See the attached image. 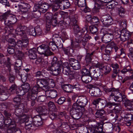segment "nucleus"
Segmentation results:
<instances>
[{"mask_svg": "<svg viewBox=\"0 0 133 133\" xmlns=\"http://www.w3.org/2000/svg\"><path fill=\"white\" fill-rule=\"evenodd\" d=\"M113 49L114 50V53L116 57L118 58L122 55L124 56L125 55V49L119 47L114 41H112L107 44L105 51L106 54L109 56L112 54V50Z\"/></svg>", "mask_w": 133, "mask_h": 133, "instance_id": "nucleus-1", "label": "nucleus"}, {"mask_svg": "<svg viewBox=\"0 0 133 133\" xmlns=\"http://www.w3.org/2000/svg\"><path fill=\"white\" fill-rule=\"evenodd\" d=\"M103 90L107 94H109L110 98L114 97V99L115 102H120L122 101L124 97L125 96L119 92L118 89L114 88H104Z\"/></svg>", "mask_w": 133, "mask_h": 133, "instance_id": "nucleus-2", "label": "nucleus"}, {"mask_svg": "<svg viewBox=\"0 0 133 133\" xmlns=\"http://www.w3.org/2000/svg\"><path fill=\"white\" fill-rule=\"evenodd\" d=\"M88 124L91 128L88 130L87 133H105L103 131V121L97 122L92 120L90 121Z\"/></svg>", "mask_w": 133, "mask_h": 133, "instance_id": "nucleus-3", "label": "nucleus"}, {"mask_svg": "<svg viewBox=\"0 0 133 133\" xmlns=\"http://www.w3.org/2000/svg\"><path fill=\"white\" fill-rule=\"evenodd\" d=\"M85 106H73L70 108L69 110L70 113L72 118L75 119H79L82 115V112H84L85 110Z\"/></svg>", "mask_w": 133, "mask_h": 133, "instance_id": "nucleus-4", "label": "nucleus"}, {"mask_svg": "<svg viewBox=\"0 0 133 133\" xmlns=\"http://www.w3.org/2000/svg\"><path fill=\"white\" fill-rule=\"evenodd\" d=\"M1 129H4V133L7 130L9 126H11L10 127H17L15 122L13 121L10 118H8L5 119L4 117L2 114L1 115Z\"/></svg>", "mask_w": 133, "mask_h": 133, "instance_id": "nucleus-5", "label": "nucleus"}, {"mask_svg": "<svg viewBox=\"0 0 133 133\" xmlns=\"http://www.w3.org/2000/svg\"><path fill=\"white\" fill-rule=\"evenodd\" d=\"M16 33L18 34L21 36L22 38V41H19L22 45V47H26L28 44V39L27 37V35L25 31L23 30L22 27L19 26L17 27L15 30Z\"/></svg>", "mask_w": 133, "mask_h": 133, "instance_id": "nucleus-6", "label": "nucleus"}, {"mask_svg": "<svg viewBox=\"0 0 133 133\" xmlns=\"http://www.w3.org/2000/svg\"><path fill=\"white\" fill-rule=\"evenodd\" d=\"M37 50L39 54L44 55L47 57L54 55V53L49 49V46L48 44H42L37 48Z\"/></svg>", "mask_w": 133, "mask_h": 133, "instance_id": "nucleus-7", "label": "nucleus"}, {"mask_svg": "<svg viewBox=\"0 0 133 133\" xmlns=\"http://www.w3.org/2000/svg\"><path fill=\"white\" fill-rule=\"evenodd\" d=\"M9 14L6 12L1 16V21L3 23L7 25L9 28L10 27V25L14 24L17 21V19L15 16H11L10 17L9 20H6L7 17Z\"/></svg>", "mask_w": 133, "mask_h": 133, "instance_id": "nucleus-8", "label": "nucleus"}, {"mask_svg": "<svg viewBox=\"0 0 133 133\" xmlns=\"http://www.w3.org/2000/svg\"><path fill=\"white\" fill-rule=\"evenodd\" d=\"M72 99L75 102L73 104L72 107L75 105L78 107L82 106H85L88 102L87 98L86 97L78 98L76 95H74L72 97Z\"/></svg>", "mask_w": 133, "mask_h": 133, "instance_id": "nucleus-9", "label": "nucleus"}, {"mask_svg": "<svg viewBox=\"0 0 133 133\" xmlns=\"http://www.w3.org/2000/svg\"><path fill=\"white\" fill-rule=\"evenodd\" d=\"M70 25L71 26L73 32L76 37V38H78L82 35L80 32V29L78 24L76 20L73 18L70 20Z\"/></svg>", "mask_w": 133, "mask_h": 133, "instance_id": "nucleus-10", "label": "nucleus"}, {"mask_svg": "<svg viewBox=\"0 0 133 133\" xmlns=\"http://www.w3.org/2000/svg\"><path fill=\"white\" fill-rule=\"evenodd\" d=\"M100 68V65L96 64L95 66L90 67V76L95 79L97 80L101 75L102 72Z\"/></svg>", "mask_w": 133, "mask_h": 133, "instance_id": "nucleus-11", "label": "nucleus"}, {"mask_svg": "<svg viewBox=\"0 0 133 133\" xmlns=\"http://www.w3.org/2000/svg\"><path fill=\"white\" fill-rule=\"evenodd\" d=\"M101 20L104 25L103 26L105 27H108L113 24L112 19L111 16L108 14L102 16Z\"/></svg>", "mask_w": 133, "mask_h": 133, "instance_id": "nucleus-12", "label": "nucleus"}, {"mask_svg": "<svg viewBox=\"0 0 133 133\" xmlns=\"http://www.w3.org/2000/svg\"><path fill=\"white\" fill-rule=\"evenodd\" d=\"M91 38L90 36L85 34L84 36L83 34H82L80 36L77 38H76V41L78 43H80L82 45L84 46L87 43V42Z\"/></svg>", "mask_w": 133, "mask_h": 133, "instance_id": "nucleus-13", "label": "nucleus"}, {"mask_svg": "<svg viewBox=\"0 0 133 133\" xmlns=\"http://www.w3.org/2000/svg\"><path fill=\"white\" fill-rule=\"evenodd\" d=\"M14 113L16 116L18 118L23 116V113L24 112V106L23 104H16L15 106Z\"/></svg>", "mask_w": 133, "mask_h": 133, "instance_id": "nucleus-14", "label": "nucleus"}, {"mask_svg": "<svg viewBox=\"0 0 133 133\" xmlns=\"http://www.w3.org/2000/svg\"><path fill=\"white\" fill-rule=\"evenodd\" d=\"M105 111L103 109H97L95 113V116L96 118H98L101 121H104L108 119L107 117L104 115Z\"/></svg>", "mask_w": 133, "mask_h": 133, "instance_id": "nucleus-15", "label": "nucleus"}, {"mask_svg": "<svg viewBox=\"0 0 133 133\" xmlns=\"http://www.w3.org/2000/svg\"><path fill=\"white\" fill-rule=\"evenodd\" d=\"M48 81L44 79H38L37 81V85L45 91L48 89Z\"/></svg>", "mask_w": 133, "mask_h": 133, "instance_id": "nucleus-16", "label": "nucleus"}, {"mask_svg": "<svg viewBox=\"0 0 133 133\" xmlns=\"http://www.w3.org/2000/svg\"><path fill=\"white\" fill-rule=\"evenodd\" d=\"M69 64L72 69L75 70H78L81 68L80 64L78 60L74 58L69 59Z\"/></svg>", "mask_w": 133, "mask_h": 133, "instance_id": "nucleus-17", "label": "nucleus"}, {"mask_svg": "<svg viewBox=\"0 0 133 133\" xmlns=\"http://www.w3.org/2000/svg\"><path fill=\"white\" fill-rule=\"evenodd\" d=\"M18 6L21 11L24 13L28 12L31 7L29 4L24 2H21Z\"/></svg>", "mask_w": 133, "mask_h": 133, "instance_id": "nucleus-18", "label": "nucleus"}, {"mask_svg": "<svg viewBox=\"0 0 133 133\" xmlns=\"http://www.w3.org/2000/svg\"><path fill=\"white\" fill-rule=\"evenodd\" d=\"M58 36V35H53L52 38L53 41L57 45L58 49L61 48L63 47V44L62 43L63 40L60 37Z\"/></svg>", "mask_w": 133, "mask_h": 133, "instance_id": "nucleus-19", "label": "nucleus"}, {"mask_svg": "<svg viewBox=\"0 0 133 133\" xmlns=\"http://www.w3.org/2000/svg\"><path fill=\"white\" fill-rule=\"evenodd\" d=\"M8 92L6 88L2 85H1V100L4 101L8 98Z\"/></svg>", "mask_w": 133, "mask_h": 133, "instance_id": "nucleus-20", "label": "nucleus"}, {"mask_svg": "<svg viewBox=\"0 0 133 133\" xmlns=\"http://www.w3.org/2000/svg\"><path fill=\"white\" fill-rule=\"evenodd\" d=\"M39 11L42 13L46 12L49 9V7L52 6L51 4H48V3L44 2L41 4H39Z\"/></svg>", "mask_w": 133, "mask_h": 133, "instance_id": "nucleus-21", "label": "nucleus"}, {"mask_svg": "<svg viewBox=\"0 0 133 133\" xmlns=\"http://www.w3.org/2000/svg\"><path fill=\"white\" fill-rule=\"evenodd\" d=\"M108 113L109 116L113 120L115 121L120 122L121 121V119L119 118V116L118 114L112 110H110L108 111Z\"/></svg>", "mask_w": 133, "mask_h": 133, "instance_id": "nucleus-22", "label": "nucleus"}, {"mask_svg": "<svg viewBox=\"0 0 133 133\" xmlns=\"http://www.w3.org/2000/svg\"><path fill=\"white\" fill-rule=\"evenodd\" d=\"M45 92L46 96L51 98H55L57 95V92L55 90H49L48 89L45 90Z\"/></svg>", "mask_w": 133, "mask_h": 133, "instance_id": "nucleus-23", "label": "nucleus"}, {"mask_svg": "<svg viewBox=\"0 0 133 133\" xmlns=\"http://www.w3.org/2000/svg\"><path fill=\"white\" fill-rule=\"evenodd\" d=\"M104 127L107 131L110 133H112L113 132L114 126L112 123L110 122L104 123Z\"/></svg>", "mask_w": 133, "mask_h": 133, "instance_id": "nucleus-24", "label": "nucleus"}, {"mask_svg": "<svg viewBox=\"0 0 133 133\" xmlns=\"http://www.w3.org/2000/svg\"><path fill=\"white\" fill-rule=\"evenodd\" d=\"M37 50L35 48L31 49L29 50L28 55L30 59H35L37 58Z\"/></svg>", "mask_w": 133, "mask_h": 133, "instance_id": "nucleus-25", "label": "nucleus"}, {"mask_svg": "<svg viewBox=\"0 0 133 133\" xmlns=\"http://www.w3.org/2000/svg\"><path fill=\"white\" fill-rule=\"evenodd\" d=\"M70 5L69 0H60V6L62 10L68 8Z\"/></svg>", "mask_w": 133, "mask_h": 133, "instance_id": "nucleus-26", "label": "nucleus"}, {"mask_svg": "<svg viewBox=\"0 0 133 133\" xmlns=\"http://www.w3.org/2000/svg\"><path fill=\"white\" fill-rule=\"evenodd\" d=\"M61 66H50V70L52 72V75L55 76L58 75L61 71Z\"/></svg>", "mask_w": 133, "mask_h": 133, "instance_id": "nucleus-27", "label": "nucleus"}, {"mask_svg": "<svg viewBox=\"0 0 133 133\" xmlns=\"http://www.w3.org/2000/svg\"><path fill=\"white\" fill-rule=\"evenodd\" d=\"M100 68L101 71H102V72H103L105 75L109 73L111 70L110 66L109 65H100Z\"/></svg>", "mask_w": 133, "mask_h": 133, "instance_id": "nucleus-28", "label": "nucleus"}, {"mask_svg": "<svg viewBox=\"0 0 133 133\" xmlns=\"http://www.w3.org/2000/svg\"><path fill=\"white\" fill-rule=\"evenodd\" d=\"M36 111L38 113L41 114L49 112V109L45 105L39 106L36 108Z\"/></svg>", "mask_w": 133, "mask_h": 133, "instance_id": "nucleus-29", "label": "nucleus"}, {"mask_svg": "<svg viewBox=\"0 0 133 133\" xmlns=\"http://www.w3.org/2000/svg\"><path fill=\"white\" fill-rule=\"evenodd\" d=\"M121 72L123 74H126L132 75L133 74V70L129 66L124 67L123 69L121 71Z\"/></svg>", "mask_w": 133, "mask_h": 133, "instance_id": "nucleus-30", "label": "nucleus"}, {"mask_svg": "<svg viewBox=\"0 0 133 133\" xmlns=\"http://www.w3.org/2000/svg\"><path fill=\"white\" fill-rule=\"evenodd\" d=\"M63 62L60 60L58 61L57 58L56 57H54L51 62V65L50 66H62Z\"/></svg>", "mask_w": 133, "mask_h": 133, "instance_id": "nucleus-31", "label": "nucleus"}, {"mask_svg": "<svg viewBox=\"0 0 133 133\" xmlns=\"http://www.w3.org/2000/svg\"><path fill=\"white\" fill-rule=\"evenodd\" d=\"M94 53V52H93L90 53H86L85 58V61L87 64H90L92 62L94 56L93 55Z\"/></svg>", "mask_w": 133, "mask_h": 133, "instance_id": "nucleus-32", "label": "nucleus"}, {"mask_svg": "<svg viewBox=\"0 0 133 133\" xmlns=\"http://www.w3.org/2000/svg\"><path fill=\"white\" fill-rule=\"evenodd\" d=\"M61 87L64 91L67 92H71L72 91V86L69 84L62 85Z\"/></svg>", "mask_w": 133, "mask_h": 133, "instance_id": "nucleus-33", "label": "nucleus"}, {"mask_svg": "<svg viewBox=\"0 0 133 133\" xmlns=\"http://www.w3.org/2000/svg\"><path fill=\"white\" fill-rule=\"evenodd\" d=\"M104 37L106 43L110 42L114 38L113 34L111 33H106L104 35Z\"/></svg>", "mask_w": 133, "mask_h": 133, "instance_id": "nucleus-34", "label": "nucleus"}, {"mask_svg": "<svg viewBox=\"0 0 133 133\" xmlns=\"http://www.w3.org/2000/svg\"><path fill=\"white\" fill-rule=\"evenodd\" d=\"M81 79L83 83H88L91 81L92 77L90 76L82 75Z\"/></svg>", "mask_w": 133, "mask_h": 133, "instance_id": "nucleus-35", "label": "nucleus"}, {"mask_svg": "<svg viewBox=\"0 0 133 133\" xmlns=\"http://www.w3.org/2000/svg\"><path fill=\"white\" fill-rule=\"evenodd\" d=\"M75 3L76 5L81 8L85 6L86 5L85 0H76Z\"/></svg>", "mask_w": 133, "mask_h": 133, "instance_id": "nucleus-36", "label": "nucleus"}, {"mask_svg": "<svg viewBox=\"0 0 133 133\" xmlns=\"http://www.w3.org/2000/svg\"><path fill=\"white\" fill-rule=\"evenodd\" d=\"M64 53L66 55H68L69 54H72L74 52V51L73 49L70 47L67 48H62Z\"/></svg>", "mask_w": 133, "mask_h": 133, "instance_id": "nucleus-37", "label": "nucleus"}, {"mask_svg": "<svg viewBox=\"0 0 133 133\" xmlns=\"http://www.w3.org/2000/svg\"><path fill=\"white\" fill-rule=\"evenodd\" d=\"M17 131V133H20V129L17 127H10L7 130V133H15Z\"/></svg>", "mask_w": 133, "mask_h": 133, "instance_id": "nucleus-38", "label": "nucleus"}, {"mask_svg": "<svg viewBox=\"0 0 133 133\" xmlns=\"http://www.w3.org/2000/svg\"><path fill=\"white\" fill-rule=\"evenodd\" d=\"M21 87H22V89L24 90L25 92H27L30 88V84L27 82L23 83Z\"/></svg>", "mask_w": 133, "mask_h": 133, "instance_id": "nucleus-39", "label": "nucleus"}, {"mask_svg": "<svg viewBox=\"0 0 133 133\" xmlns=\"http://www.w3.org/2000/svg\"><path fill=\"white\" fill-rule=\"evenodd\" d=\"M48 44L49 46V49H51L52 51H54L56 49V48L58 49V47L55 43L53 41L49 42Z\"/></svg>", "mask_w": 133, "mask_h": 133, "instance_id": "nucleus-40", "label": "nucleus"}, {"mask_svg": "<svg viewBox=\"0 0 133 133\" xmlns=\"http://www.w3.org/2000/svg\"><path fill=\"white\" fill-rule=\"evenodd\" d=\"M48 105L49 109L50 111H54L56 110V108L55 105L53 102L50 101L48 103Z\"/></svg>", "mask_w": 133, "mask_h": 133, "instance_id": "nucleus-41", "label": "nucleus"}, {"mask_svg": "<svg viewBox=\"0 0 133 133\" xmlns=\"http://www.w3.org/2000/svg\"><path fill=\"white\" fill-rule=\"evenodd\" d=\"M15 54L19 59H21L24 57V55L23 53L19 50H15Z\"/></svg>", "mask_w": 133, "mask_h": 133, "instance_id": "nucleus-42", "label": "nucleus"}, {"mask_svg": "<svg viewBox=\"0 0 133 133\" xmlns=\"http://www.w3.org/2000/svg\"><path fill=\"white\" fill-rule=\"evenodd\" d=\"M45 16L46 21L48 23L49 22H50L53 17L52 13L49 12L46 13L45 14Z\"/></svg>", "mask_w": 133, "mask_h": 133, "instance_id": "nucleus-43", "label": "nucleus"}, {"mask_svg": "<svg viewBox=\"0 0 133 133\" xmlns=\"http://www.w3.org/2000/svg\"><path fill=\"white\" fill-rule=\"evenodd\" d=\"M124 98V99L122 101L124 103V105L125 107H126L129 105H131L132 104V101L127 98L126 96Z\"/></svg>", "mask_w": 133, "mask_h": 133, "instance_id": "nucleus-44", "label": "nucleus"}, {"mask_svg": "<svg viewBox=\"0 0 133 133\" xmlns=\"http://www.w3.org/2000/svg\"><path fill=\"white\" fill-rule=\"evenodd\" d=\"M62 68L61 69V71H62L64 75H68L69 74L70 72V68H62Z\"/></svg>", "mask_w": 133, "mask_h": 133, "instance_id": "nucleus-45", "label": "nucleus"}, {"mask_svg": "<svg viewBox=\"0 0 133 133\" xmlns=\"http://www.w3.org/2000/svg\"><path fill=\"white\" fill-rule=\"evenodd\" d=\"M28 97L30 98L31 100H36L37 97V94L28 92Z\"/></svg>", "mask_w": 133, "mask_h": 133, "instance_id": "nucleus-46", "label": "nucleus"}, {"mask_svg": "<svg viewBox=\"0 0 133 133\" xmlns=\"http://www.w3.org/2000/svg\"><path fill=\"white\" fill-rule=\"evenodd\" d=\"M116 8L118 11L119 15L121 16H123L125 12L124 8L120 5H119L118 7H116Z\"/></svg>", "mask_w": 133, "mask_h": 133, "instance_id": "nucleus-47", "label": "nucleus"}, {"mask_svg": "<svg viewBox=\"0 0 133 133\" xmlns=\"http://www.w3.org/2000/svg\"><path fill=\"white\" fill-rule=\"evenodd\" d=\"M121 34L123 36L129 37L131 36V33L129 31L127 30L126 29H122L121 30Z\"/></svg>", "mask_w": 133, "mask_h": 133, "instance_id": "nucleus-48", "label": "nucleus"}, {"mask_svg": "<svg viewBox=\"0 0 133 133\" xmlns=\"http://www.w3.org/2000/svg\"><path fill=\"white\" fill-rule=\"evenodd\" d=\"M35 30L36 34V35H41L42 34V29L39 26H37L35 28Z\"/></svg>", "mask_w": 133, "mask_h": 133, "instance_id": "nucleus-49", "label": "nucleus"}, {"mask_svg": "<svg viewBox=\"0 0 133 133\" xmlns=\"http://www.w3.org/2000/svg\"><path fill=\"white\" fill-rule=\"evenodd\" d=\"M132 117H133V115L130 113L127 114L124 117V121H132Z\"/></svg>", "mask_w": 133, "mask_h": 133, "instance_id": "nucleus-50", "label": "nucleus"}, {"mask_svg": "<svg viewBox=\"0 0 133 133\" xmlns=\"http://www.w3.org/2000/svg\"><path fill=\"white\" fill-rule=\"evenodd\" d=\"M89 28L90 31L92 34H97L98 33V29L97 27L94 25H92L90 26Z\"/></svg>", "mask_w": 133, "mask_h": 133, "instance_id": "nucleus-51", "label": "nucleus"}, {"mask_svg": "<svg viewBox=\"0 0 133 133\" xmlns=\"http://www.w3.org/2000/svg\"><path fill=\"white\" fill-rule=\"evenodd\" d=\"M90 68L89 69V70L85 68H83L82 69L81 71V72L82 74V75H88L90 76Z\"/></svg>", "mask_w": 133, "mask_h": 133, "instance_id": "nucleus-52", "label": "nucleus"}, {"mask_svg": "<svg viewBox=\"0 0 133 133\" xmlns=\"http://www.w3.org/2000/svg\"><path fill=\"white\" fill-rule=\"evenodd\" d=\"M21 100L22 98L21 97L18 95L14 97L13 98V100L14 102L16 103V104H22L21 103Z\"/></svg>", "mask_w": 133, "mask_h": 133, "instance_id": "nucleus-53", "label": "nucleus"}, {"mask_svg": "<svg viewBox=\"0 0 133 133\" xmlns=\"http://www.w3.org/2000/svg\"><path fill=\"white\" fill-rule=\"evenodd\" d=\"M1 6H10L9 3L7 0H1Z\"/></svg>", "mask_w": 133, "mask_h": 133, "instance_id": "nucleus-54", "label": "nucleus"}, {"mask_svg": "<svg viewBox=\"0 0 133 133\" xmlns=\"http://www.w3.org/2000/svg\"><path fill=\"white\" fill-rule=\"evenodd\" d=\"M51 24L53 27H55L58 24L57 18L56 17H53L52 19L50 22Z\"/></svg>", "mask_w": 133, "mask_h": 133, "instance_id": "nucleus-55", "label": "nucleus"}, {"mask_svg": "<svg viewBox=\"0 0 133 133\" xmlns=\"http://www.w3.org/2000/svg\"><path fill=\"white\" fill-rule=\"evenodd\" d=\"M9 81L10 83L13 84L15 83V77L12 75L9 74Z\"/></svg>", "mask_w": 133, "mask_h": 133, "instance_id": "nucleus-56", "label": "nucleus"}, {"mask_svg": "<svg viewBox=\"0 0 133 133\" xmlns=\"http://www.w3.org/2000/svg\"><path fill=\"white\" fill-rule=\"evenodd\" d=\"M16 44L15 40L12 38H10L8 40V45L9 46L14 47Z\"/></svg>", "mask_w": 133, "mask_h": 133, "instance_id": "nucleus-57", "label": "nucleus"}, {"mask_svg": "<svg viewBox=\"0 0 133 133\" xmlns=\"http://www.w3.org/2000/svg\"><path fill=\"white\" fill-rule=\"evenodd\" d=\"M99 104L101 105L102 108H104L105 107V105L107 102V101L105 99H101L99 98Z\"/></svg>", "mask_w": 133, "mask_h": 133, "instance_id": "nucleus-58", "label": "nucleus"}, {"mask_svg": "<svg viewBox=\"0 0 133 133\" xmlns=\"http://www.w3.org/2000/svg\"><path fill=\"white\" fill-rule=\"evenodd\" d=\"M49 115L50 118L52 120L55 119L57 116V115L52 111H50V112H49Z\"/></svg>", "mask_w": 133, "mask_h": 133, "instance_id": "nucleus-59", "label": "nucleus"}, {"mask_svg": "<svg viewBox=\"0 0 133 133\" xmlns=\"http://www.w3.org/2000/svg\"><path fill=\"white\" fill-rule=\"evenodd\" d=\"M41 12L39 11V9L38 10V11L33 12L32 13L33 15L32 17L35 18H38L41 16Z\"/></svg>", "mask_w": 133, "mask_h": 133, "instance_id": "nucleus-60", "label": "nucleus"}, {"mask_svg": "<svg viewBox=\"0 0 133 133\" xmlns=\"http://www.w3.org/2000/svg\"><path fill=\"white\" fill-rule=\"evenodd\" d=\"M21 78V80L23 83L25 82L28 76L27 73L21 74L20 75Z\"/></svg>", "mask_w": 133, "mask_h": 133, "instance_id": "nucleus-61", "label": "nucleus"}, {"mask_svg": "<svg viewBox=\"0 0 133 133\" xmlns=\"http://www.w3.org/2000/svg\"><path fill=\"white\" fill-rule=\"evenodd\" d=\"M34 123H37L38 122L42 121V119H41V117L38 115H36L33 118Z\"/></svg>", "mask_w": 133, "mask_h": 133, "instance_id": "nucleus-62", "label": "nucleus"}, {"mask_svg": "<svg viewBox=\"0 0 133 133\" xmlns=\"http://www.w3.org/2000/svg\"><path fill=\"white\" fill-rule=\"evenodd\" d=\"M119 23L120 24L121 27L122 28V29H126L127 25L126 23V21L125 20H123L122 21H119Z\"/></svg>", "mask_w": 133, "mask_h": 133, "instance_id": "nucleus-63", "label": "nucleus"}, {"mask_svg": "<svg viewBox=\"0 0 133 133\" xmlns=\"http://www.w3.org/2000/svg\"><path fill=\"white\" fill-rule=\"evenodd\" d=\"M65 101V98L64 97H61L56 101V102L59 105L62 104Z\"/></svg>", "mask_w": 133, "mask_h": 133, "instance_id": "nucleus-64", "label": "nucleus"}]
</instances>
